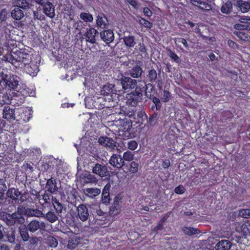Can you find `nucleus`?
<instances>
[{
  "label": "nucleus",
  "instance_id": "ea45409f",
  "mask_svg": "<svg viewBox=\"0 0 250 250\" xmlns=\"http://www.w3.org/2000/svg\"><path fill=\"white\" fill-rule=\"evenodd\" d=\"M139 164L135 161H131L128 164L126 165L127 172L130 174H134L138 171Z\"/></svg>",
  "mask_w": 250,
  "mask_h": 250
},
{
  "label": "nucleus",
  "instance_id": "f257e3e1",
  "mask_svg": "<svg viewBox=\"0 0 250 250\" xmlns=\"http://www.w3.org/2000/svg\"><path fill=\"white\" fill-rule=\"evenodd\" d=\"M31 59V55L25 49L16 50L7 58L8 62L15 67L24 68L27 74L35 76L39 71V66Z\"/></svg>",
  "mask_w": 250,
  "mask_h": 250
},
{
  "label": "nucleus",
  "instance_id": "b1692460",
  "mask_svg": "<svg viewBox=\"0 0 250 250\" xmlns=\"http://www.w3.org/2000/svg\"><path fill=\"white\" fill-rule=\"evenodd\" d=\"M237 10L242 13L248 12L250 9V3L243 0H238L234 4Z\"/></svg>",
  "mask_w": 250,
  "mask_h": 250
},
{
  "label": "nucleus",
  "instance_id": "603ef678",
  "mask_svg": "<svg viewBox=\"0 0 250 250\" xmlns=\"http://www.w3.org/2000/svg\"><path fill=\"white\" fill-rule=\"evenodd\" d=\"M83 183H96L97 180L95 176L90 173L85 174L83 177Z\"/></svg>",
  "mask_w": 250,
  "mask_h": 250
},
{
  "label": "nucleus",
  "instance_id": "bb28decb",
  "mask_svg": "<svg viewBox=\"0 0 250 250\" xmlns=\"http://www.w3.org/2000/svg\"><path fill=\"white\" fill-rule=\"evenodd\" d=\"M193 5L198 7L203 11H208L211 9V6L208 2L201 0H191Z\"/></svg>",
  "mask_w": 250,
  "mask_h": 250
},
{
  "label": "nucleus",
  "instance_id": "7c9ffc66",
  "mask_svg": "<svg viewBox=\"0 0 250 250\" xmlns=\"http://www.w3.org/2000/svg\"><path fill=\"white\" fill-rule=\"evenodd\" d=\"M249 30H243V31H234V34L241 40L250 42V35Z\"/></svg>",
  "mask_w": 250,
  "mask_h": 250
},
{
  "label": "nucleus",
  "instance_id": "e433bc0d",
  "mask_svg": "<svg viewBox=\"0 0 250 250\" xmlns=\"http://www.w3.org/2000/svg\"><path fill=\"white\" fill-rule=\"evenodd\" d=\"M158 113L156 111H154V112L150 116L148 119L147 118L146 123L150 126H155L158 125Z\"/></svg>",
  "mask_w": 250,
  "mask_h": 250
},
{
  "label": "nucleus",
  "instance_id": "7ed1b4c3",
  "mask_svg": "<svg viewBox=\"0 0 250 250\" xmlns=\"http://www.w3.org/2000/svg\"><path fill=\"white\" fill-rule=\"evenodd\" d=\"M132 120L128 118L120 117L116 121L118 129L115 131L117 134L122 136L124 139L129 138L131 137L130 131L132 128Z\"/></svg>",
  "mask_w": 250,
  "mask_h": 250
},
{
  "label": "nucleus",
  "instance_id": "9d476101",
  "mask_svg": "<svg viewBox=\"0 0 250 250\" xmlns=\"http://www.w3.org/2000/svg\"><path fill=\"white\" fill-rule=\"evenodd\" d=\"M152 83H146L144 82V83H139V85H141L143 87L142 93L145 92L146 97L149 99H151L157 94V90L155 89L154 86L152 84Z\"/></svg>",
  "mask_w": 250,
  "mask_h": 250
},
{
  "label": "nucleus",
  "instance_id": "4c0bfd02",
  "mask_svg": "<svg viewBox=\"0 0 250 250\" xmlns=\"http://www.w3.org/2000/svg\"><path fill=\"white\" fill-rule=\"evenodd\" d=\"M158 74L157 71L154 68H151L148 71L146 75V79L148 83H153L156 82L157 79Z\"/></svg>",
  "mask_w": 250,
  "mask_h": 250
},
{
  "label": "nucleus",
  "instance_id": "774afa93",
  "mask_svg": "<svg viewBox=\"0 0 250 250\" xmlns=\"http://www.w3.org/2000/svg\"><path fill=\"white\" fill-rule=\"evenodd\" d=\"M8 74L4 72L3 69H0V85L2 83L5 84L6 79L8 78Z\"/></svg>",
  "mask_w": 250,
  "mask_h": 250
},
{
  "label": "nucleus",
  "instance_id": "0eeeda50",
  "mask_svg": "<svg viewBox=\"0 0 250 250\" xmlns=\"http://www.w3.org/2000/svg\"><path fill=\"white\" fill-rule=\"evenodd\" d=\"M39 4V8L42 9L43 13L50 18H53L55 15V8L53 4L48 0H36Z\"/></svg>",
  "mask_w": 250,
  "mask_h": 250
},
{
  "label": "nucleus",
  "instance_id": "a18cd8bd",
  "mask_svg": "<svg viewBox=\"0 0 250 250\" xmlns=\"http://www.w3.org/2000/svg\"><path fill=\"white\" fill-rule=\"evenodd\" d=\"M11 16L16 20H20L23 17L24 14L21 9L16 7L11 12Z\"/></svg>",
  "mask_w": 250,
  "mask_h": 250
},
{
  "label": "nucleus",
  "instance_id": "72a5a7b5",
  "mask_svg": "<svg viewBox=\"0 0 250 250\" xmlns=\"http://www.w3.org/2000/svg\"><path fill=\"white\" fill-rule=\"evenodd\" d=\"M25 214L28 216L42 217L43 212L38 209L27 208L25 209Z\"/></svg>",
  "mask_w": 250,
  "mask_h": 250
},
{
  "label": "nucleus",
  "instance_id": "3c124183",
  "mask_svg": "<svg viewBox=\"0 0 250 250\" xmlns=\"http://www.w3.org/2000/svg\"><path fill=\"white\" fill-rule=\"evenodd\" d=\"M80 18L85 22H91L93 21V15L89 13H81L80 15Z\"/></svg>",
  "mask_w": 250,
  "mask_h": 250
},
{
  "label": "nucleus",
  "instance_id": "bf43d9fd",
  "mask_svg": "<svg viewBox=\"0 0 250 250\" xmlns=\"http://www.w3.org/2000/svg\"><path fill=\"white\" fill-rule=\"evenodd\" d=\"M25 87L22 89H21L19 90H18V92L20 93L21 95L23 96L26 97L28 96H32L35 94V91H31L29 92V89L26 87V86H24Z\"/></svg>",
  "mask_w": 250,
  "mask_h": 250
},
{
  "label": "nucleus",
  "instance_id": "338daca9",
  "mask_svg": "<svg viewBox=\"0 0 250 250\" xmlns=\"http://www.w3.org/2000/svg\"><path fill=\"white\" fill-rule=\"evenodd\" d=\"M138 147V144L135 140H130L127 143V147L131 150H135Z\"/></svg>",
  "mask_w": 250,
  "mask_h": 250
},
{
  "label": "nucleus",
  "instance_id": "6ab92c4d",
  "mask_svg": "<svg viewBox=\"0 0 250 250\" xmlns=\"http://www.w3.org/2000/svg\"><path fill=\"white\" fill-rule=\"evenodd\" d=\"M98 34V31L94 28L91 27L87 29L85 33L86 41L92 44L96 42V36Z\"/></svg>",
  "mask_w": 250,
  "mask_h": 250
},
{
  "label": "nucleus",
  "instance_id": "aec40b11",
  "mask_svg": "<svg viewBox=\"0 0 250 250\" xmlns=\"http://www.w3.org/2000/svg\"><path fill=\"white\" fill-rule=\"evenodd\" d=\"M45 227L44 222L40 223L37 220H33L30 221L26 226V228L31 232H35L40 228L43 229Z\"/></svg>",
  "mask_w": 250,
  "mask_h": 250
},
{
  "label": "nucleus",
  "instance_id": "f03ea898",
  "mask_svg": "<svg viewBox=\"0 0 250 250\" xmlns=\"http://www.w3.org/2000/svg\"><path fill=\"white\" fill-rule=\"evenodd\" d=\"M26 193H22L18 188H9L6 192V197L4 200L3 208H8L10 207H15L16 205L26 201Z\"/></svg>",
  "mask_w": 250,
  "mask_h": 250
},
{
  "label": "nucleus",
  "instance_id": "13d9d810",
  "mask_svg": "<svg viewBox=\"0 0 250 250\" xmlns=\"http://www.w3.org/2000/svg\"><path fill=\"white\" fill-rule=\"evenodd\" d=\"M168 55L170 58L174 62L177 63H180L181 60L178 56L171 49H169L167 50Z\"/></svg>",
  "mask_w": 250,
  "mask_h": 250
},
{
  "label": "nucleus",
  "instance_id": "a878e982",
  "mask_svg": "<svg viewBox=\"0 0 250 250\" xmlns=\"http://www.w3.org/2000/svg\"><path fill=\"white\" fill-rule=\"evenodd\" d=\"M136 111H134L133 109L129 107H123L119 112L120 117L122 118L126 117L128 118L131 120H133L135 117Z\"/></svg>",
  "mask_w": 250,
  "mask_h": 250
},
{
  "label": "nucleus",
  "instance_id": "0e129e2a",
  "mask_svg": "<svg viewBox=\"0 0 250 250\" xmlns=\"http://www.w3.org/2000/svg\"><path fill=\"white\" fill-rule=\"evenodd\" d=\"M171 97L170 93L167 90H165L162 97V101L164 103L168 102Z\"/></svg>",
  "mask_w": 250,
  "mask_h": 250
},
{
  "label": "nucleus",
  "instance_id": "2eb2a0df",
  "mask_svg": "<svg viewBox=\"0 0 250 250\" xmlns=\"http://www.w3.org/2000/svg\"><path fill=\"white\" fill-rule=\"evenodd\" d=\"M109 163L111 166L117 168H120L125 165L123 158L120 155L116 154H113L111 157Z\"/></svg>",
  "mask_w": 250,
  "mask_h": 250
},
{
  "label": "nucleus",
  "instance_id": "c9c22d12",
  "mask_svg": "<svg viewBox=\"0 0 250 250\" xmlns=\"http://www.w3.org/2000/svg\"><path fill=\"white\" fill-rule=\"evenodd\" d=\"M237 230L244 236L250 234V223L249 222L243 223L240 227L237 228Z\"/></svg>",
  "mask_w": 250,
  "mask_h": 250
},
{
  "label": "nucleus",
  "instance_id": "37998d69",
  "mask_svg": "<svg viewBox=\"0 0 250 250\" xmlns=\"http://www.w3.org/2000/svg\"><path fill=\"white\" fill-rule=\"evenodd\" d=\"M135 49L144 57H146L148 56L146 48L143 42H139L138 44L136 46Z\"/></svg>",
  "mask_w": 250,
  "mask_h": 250
},
{
  "label": "nucleus",
  "instance_id": "9b49d317",
  "mask_svg": "<svg viewBox=\"0 0 250 250\" xmlns=\"http://www.w3.org/2000/svg\"><path fill=\"white\" fill-rule=\"evenodd\" d=\"M108 26V20L104 13H101L96 16V27L104 30L107 28Z\"/></svg>",
  "mask_w": 250,
  "mask_h": 250
},
{
  "label": "nucleus",
  "instance_id": "680f3d73",
  "mask_svg": "<svg viewBox=\"0 0 250 250\" xmlns=\"http://www.w3.org/2000/svg\"><path fill=\"white\" fill-rule=\"evenodd\" d=\"M175 44L178 47L177 43H181L186 48H188L189 46L186 39L182 38H175L173 39Z\"/></svg>",
  "mask_w": 250,
  "mask_h": 250
},
{
  "label": "nucleus",
  "instance_id": "c85d7f7f",
  "mask_svg": "<svg viewBox=\"0 0 250 250\" xmlns=\"http://www.w3.org/2000/svg\"><path fill=\"white\" fill-rule=\"evenodd\" d=\"M81 239L80 236L74 235L70 237L68 240L67 248L70 249H75L81 243Z\"/></svg>",
  "mask_w": 250,
  "mask_h": 250
},
{
  "label": "nucleus",
  "instance_id": "f704fd0d",
  "mask_svg": "<svg viewBox=\"0 0 250 250\" xmlns=\"http://www.w3.org/2000/svg\"><path fill=\"white\" fill-rule=\"evenodd\" d=\"M233 4L231 1L228 0L226 2L223 3L220 10L221 12L225 14H229L232 11Z\"/></svg>",
  "mask_w": 250,
  "mask_h": 250
},
{
  "label": "nucleus",
  "instance_id": "423d86ee",
  "mask_svg": "<svg viewBox=\"0 0 250 250\" xmlns=\"http://www.w3.org/2000/svg\"><path fill=\"white\" fill-rule=\"evenodd\" d=\"M14 30V27L11 24L6 23L0 30V41L3 42V44L8 45L12 41L11 34Z\"/></svg>",
  "mask_w": 250,
  "mask_h": 250
},
{
  "label": "nucleus",
  "instance_id": "20e7f679",
  "mask_svg": "<svg viewBox=\"0 0 250 250\" xmlns=\"http://www.w3.org/2000/svg\"><path fill=\"white\" fill-rule=\"evenodd\" d=\"M143 88L141 85L138 84L134 91L127 94L126 97V104L135 106L139 102H142L143 97Z\"/></svg>",
  "mask_w": 250,
  "mask_h": 250
},
{
  "label": "nucleus",
  "instance_id": "412c9836",
  "mask_svg": "<svg viewBox=\"0 0 250 250\" xmlns=\"http://www.w3.org/2000/svg\"><path fill=\"white\" fill-rule=\"evenodd\" d=\"M100 37L102 41L106 44H109L113 42L114 39V35L113 31L111 30H104L101 32Z\"/></svg>",
  "mask_w": 250,
  "mask_h": 250
},
{
  "label": "nucleus",
  "instance_id": "5fc2aeb1",
  "mask_svg": "<svg viewBox=\"0 0 250 250\" xmlns=\"http://www.w3.org/2000/svg\"><path fill=\"white\" fill-rule=\"evenodd\" d=\"M139 19V24L144 27L146 28H151L153 26L152 22L148 21V20L142 18V17L138 16Z\"/></svg>",
  "mask_w": 250,
  "mask_h": 250
},
{
  "label": "nucleus",
  "instance_id": "8fccbe9b",
  "mask_svg": "<svg viewBox=\"0 0 250 250\" xmlns=\"http://www.w3.org/2000/svg\"><path fill=\"white\" fill-rule=\"evenodd\" d=\"M151 99L152 100V102L153 104L151 105V109L153 111H160L162 107V103L160 101V100L156 97H154Z\"/></svg>",
  "mask_w": 250,
  "mask_h": 250
},
{
  "label": "nucleus",
  "instance_id": "864d4df0",
  "mask_svg": "<svg viewBox=\"0 0 250 250\" xmlns=\"http://www.w3.org/2000/svg\"><path fill=\"white\" fill-rule=\"evenodd\" d=\"M31 5L30 2L27 0H17V7L23 9H28Z\"/></svg>",
  "mask_w": 250,
  "mask_h": 250
},
{
  "label": "nucleus",
  "instance_id": "49530a36",
  "mask_svg": "<svg viewBox=\"0 0 250 250\" xmlns=\"http://www.w3.org/2000/svg\"><path fill=\"white\" fill-rule=\"evenodd\" d=\"M183 230L185 234L188 236L199 234L201 232V231L198 229L188 227H184Z\"/></svg>",
  "mask_w": 250,
  "mask_h": 250
},
{
  "label": "nucleus",
  "instance_id": "4468645a",
  "mask_svg": "<svg viewBox=\"0 0 250 250\" xmlns=\"http://www.w3.org/2000/svg\"><path fill=\"white\" fill-rule=\"evenodd\" d=\"M92 171L94 173L99 175L101 177L106 176L108 174L106 166L98 163L95 164L92 167Z\"/></svg>",
  "mask_w": 250,
  "mask_h": 250
},
{
  "label": "nucleus",
  "instance_id": "a211bd4d",
  "mask_svg": "<svg viewBox=\"0 0 250 250\" xmlns=\"http://www.w3.org/2000/svg\"><path fill=\"white\" fill-rule=\"evenodd\" d=\"M78 215L80 219L82 221L87 220L89 217L88 208L86 205L80 204L77 207Z\"/></svg>",
  "mask_w": 250,
  "mask_h": 250
},
{
  "label": "nucleus",
  "instance_id": "4be33fe9",
  "mask_svg": "<svg viewBox=\"0 0 250 250\" xmlns=\"http://www.w3.org/2000/svg\"><path fill=\"white\" fill-rule=\"evenodd\" d=\"M15 108H11L9 106H5L3 109L2 117L8 121L15 120Z\"/></svg>",
  "mask_w": 250,
  "mask_h": 250
},
{
  "label": "nucleus",
  "instance_id": "473e14b6",
  "mask_svg": "<svg viewBox=\"0 0 250 250\" xmlns=\"http://www.w3.org/2000/svg\"><path fill=\"white\" fill-rule=\"evenodd\" d=\"M231 243L228 240H222L216 245V250H229Z\"/></svg>",
  "mask_w": 250,
  "mask_h": 250
},
{
  "label": "nucleus",
  "instance_id": "c756f323",
  "mask_svg": "<svg viewBox=\"0 0 250 250\" xmlns=\"http://www.w3.org/2000/svg\"><path fill=\"white\" fill-rule=\"evenodd\" d=\"M27 195V199L28 202L36 203L37 201L40 202L41 195L40 192L35 190H32L29 193L26 194Z\"/></svg>",
  "mask_w": 250,
  "mask_h": 250
},
{
  "label": "nucleus",
  "instance_id": "f3484780",
  "mask_svg": "<svg viewBox=\"0 0 250 250\" xmlns=\"http://www.w3.org/2000/svg\"><path fill=\"white\" fill-rule=\"evenodd\" d=\"M111 185L109 183H107L104 187L102 193V202L106 205L109 204L111 201L110 197V190Z\"/></svg>",
  "mask_w": 250,
  "mask_h": 250
},
{
  "label": "nucleus",
  "instance_id": "a19ab883",
  "mask_svg": "<svg viewBox=\"0 0 250 250\" xmlns=\"http://www.w3.org/2000/svg\"><path fill=\"white\" fill-rule=\"evenodd\" d=\"M28 231L29 230L26 228V226L25 225H22L19 227L20 236L22 240L24 242L27 241L29 238Z\"/></svg>",
  "mask_w": 250,
  "mask_h": 250
},
{
  "label": "nucleus",
  "instance_id": "6e6d98bb",
  "mask_svg": "<svg viewBox=\"0 0 250 250\" xmlns=\"http://www.w3.org/2000/svg\"><path fill=\"white\" fill-rule=\"evenodd\" d=\"M134 152H132L129 150H127L123 154V159L125 161H127L130 162L133 161L132 160L134 157Z\"/></svg>",
  "mask_w": 250,
  "mask_h": 250
},
{
  "label": "nucleus",
  "instance_id": "de8ad7c7",
  "mask_svg": "<svg viewBox=\"0 0 250 250\" xmlns=\"http://www.w3.org/2000/svg\"><path fill=\"white\" fill-rule=\"evenodd\" d=\"M42 217L51 223H54L58 219L57 215L52 211H49L46 214H43Z\"/></svg>",
  "mask_w": 250,
  "mask_h": 250
},
{
  "label": "nucleus",
  "instance_id": "69168bd1",
  "mask_svg": "<svg viewBox=\"0 0 250 250\" xmlns=\"http://www.w3.org/2000/svg\"><path fill=\"white\" fill-rule=\"evenodd\" d=\"M6 19V11L5 9H2L0 11V27L2 26Z\"/></svg>",
  "mask_w": 250,
  "mask_h": 250
},
{
  "label": "nucleus",
  "instance_id": "ddd939ff",
  "mask_svg": "<svg viewBox=\"0 0 250 250\" xmlns=\"http://www.w3.org/2000/svg\"><path fill=\"white\" fill-rule=\"evenodd\" d=\"M19 77L16 75H8L5 84L10 89L15 90L19 85Z\"/></svg>",
  "mask_w": 250,
  "mask_h": 250
},
{
  "label": "nucleus",
  "instance_id": "e2e57ef3",
  "mask_svg": "<svg viewBox=\"0 0 250 250\" xmlns=\"http://www.w3.org/2000/svg\"><path fill=\"white\" fill-rule=\"evenodd\" d=\"M42 169L44 171H50L54 168L52 162L49 161L47 163H43L42 165Z\"/></svg>",
  "mask_w": 250,
  "mask_h": 250
},
{
  "label": "nucleus",
  "instance_id": "58836bf2",
  "mask_svg": "<svg viewBox=\"0 0 250 250\" xmlns=\"http://www.w3.org/2000/svg\"><path fill=\"white\" fill-rule=\"evenodd\" d=\"M52 200H53L52 206H53L56 212L58 214L61 213L63 208L62 204L59 202L56 197L52 196Z\"/></svg>",
  "mask_w": 250,
  "mask_h": 250
},
{
  "label": "nucleus",
  "instance_id": "6e6552de",
  "mask_svg": "<svg viewBox=\"0 0 250 250\" xmlns=\"http://www.w3.org/2000/svg\"><path fill=\"white\" fill-rule=\"evenodd\" d=\"M119 81L120 82L123 89L125 91L127 90H130L134 88H136V86L138 85L136 80L124 75H122Z\"/></svg>",
  "mask_w": 250,
  "mask_h": 250
},
{
  "label": "nucleus",
  "instance_id": "f8f14e48",
  "mask_svg": "<svg viewBox=\"0 0 250 250\" xmlns=\"http://www.w3.org/2000/svg\"><path fill=\"white\" fill-rule=\"evenodd\" d=\"M52 194L53 193L45 191L43 194L42 195V197H40L39 203L42 207L50 208L52 207V203L53 202V200H52V196H53Z\"/></svg>",
  "mask_w": 250,
  "mask_h": 250
},
{
  "label": "nucleus",
  "instance_id": "1a4fd4ad",
  "mask_svg": "<svg viewBox=\"0 0 250 250\" xmlns=\"http://www.w3.org/2000/svg\"><path fill=\"white\" fill-rule=\"evenodd\" d=\"M122 199L123 197L120 194H118L115 196L113 203L109 209V214L111 216H116L121 212Z\"/></svg>",
  "mask_w": 250,
  "mask_h": 250
},
{
  "label": "nucleus",
  "instance_id": "dca6fc26",
  "mask_svg": "<svg viewBox=\"0 0 250 250\" xmlns=\"http://www.w3.org/2000/svg\"><path fill=\"white\" fill-rule=\"evenodd\" d=\"M45 188V191H47L50 193L55 194L58 190L56 179L52 177L48 179L46 183Z\"/></svg>",
  "mask_w": 250,
  "mask_h": 250
},
{
  "label": "nucleus",
  "instance_id": "4d7b16f0",
  "mask_svg": "<svg viewBox=\"0 0 250 250\" xmlns=\"http://www.w3.org/2000/svg\"><path fill=\"white\" fill-rule=\"evenodd\" d=\"M6 186L4 183H0V204L3 206L4 200V191L6 189Z\"/></svg>",
  "mask_w": 250,
  "mask_h": 250
},
{
  "label": "nucleus",
  "instance_id": "2f4dec72",
  "mask_svg": "<svg viewBox=\"0 0 250 250\" xmlns=\"http://www.w3.org/2000/svg\"><path fill=\"white\" fill-rule=\"evenodd\" d=\"M16 231L13 228H8L4 230V236L7 239L8 241L12 243L15 242Z\"/></svg>",
  "mask_w": 250,
  "mask_h": 250
},
{
  "label": "nucleus",
  "instance_id": "09e8293b",
  "mask_svg": "<svg viewBox=\"0 0 250 250\" xmlns=\"http://www.w3.org/2000/svg\"><path fill=\"white\" fill-rule=\"evenodd\" d=\"M124 42L125 45L128 47H133L136 44L135 38L133 36H125L124 38Z\"/></svg>",
  "mask_w": 250,
  "mask_h": 250
},
{
  "label": "nucleus",
  "instance_id": "39448f33",
  "mask_svg": "<svg viewBox=\"0 0 250 250\" xmlns=\"http://www.w3.org/2000/svg\"><path fill=\"white\" fill-rule=\"evenodd\" d=\"M1 216L3 221L9 226L22 224L24 222V217L18 212H15L12 214L3 212Z\"/></svg>",
  "mask_w": 250,
  "mask_h": 250
},
{
  "label": "nucleus",
  "instance_id": "cd10ccee",
  "mask_svg": "<svg viewBox=\"0 0 250 250\" xmlns=\"http://www.w3.org/2000/svg\"><path fill=\"white\" fill-rule=\"evenodd\" d=\"M114 85L112 84L105 85L101 90V94L104 96H110V97L108 99L111 100L113 99V94H114Z\"/></svg>",
  "mask_w": 250,
  "mask_h": 250
},
{
  "label": "nucleus",
  "instance_id": "5701e85b",
  "mask_svg": "<svg viewBox=\"0 0 250 250\" xmlns=\"http://www.w3.org/2000/svg\"><path fill=\"white\" fill-rule=\"evenodd\" d=\"M130 76L134 79L140 78L143 72V68L140 65L135 64L128 70Z\"/></svg>",
  "mask_w": 250,
  "mask_h": 250
},
{
  "label": "nucleus",
  "instance_id": "79ce46f5",
  "mask_svg": "<svg viewBox=\"0 0 250 250\" xmlns=\"http://www.w3.org/2000/svg\"><path fill=\"white\" fill-rule=\"evenodd\" d=\"M85 194L90 198H94L101 193V190L98 188H87L85 189Z\"/></svg>",
  "mask_w": 250,
  "mask_h": 250
},
{
  "label": "nucleus",
  "instance_id": "c03bdc74",
  "mask_svg": "<svg viewBox=\"0 0 250 250\" xmlns=\"http://www.w3.org/2000/svg\"><path fill=\"white\" fill-rule=\"evenodd\" d=\"M99 140H101V142L104 143L105 141H107L108 143L106 145V147H108L110 149H114V147L116 146L115 143L116 142L113 140L112 138L106 136H101L99 138Z\"/></svg>",
  "mask_w": 250,
  "mask_h": 250
},
{
  "label": "nucleus",
  "instance_id": "393cba45",
  "mask_svg": "<svg viewBox=\"0 0 250 250\" xmlns=\"http://www.w3.org/2000/svg\"><path fill=\"white\" fill-rule=\"evenodd\" d=\"M135 117H136V118H134L133 120H132L133 122L142 125H146V122L147 120V116L145 111L141 110L137 112H136Z\"/></svg>",
  "mask_w": 250,
  "mask_h": 250
},
{
  "label": "nucleus",
  "instance_id": "052dcab7",
  "mask_svg": "<svg viewBox=\"0 0 250 250\" xmlns=\"http://www.w3.org/2000/svg\"><path fill=\"white\" fill-rule=\"evenodd\" d=\"M238 216L245 218H250V209H241L239 210Z\"/></svg>",
  "mask_w": 250,
  "mask_h": 250
}]
</instances>
